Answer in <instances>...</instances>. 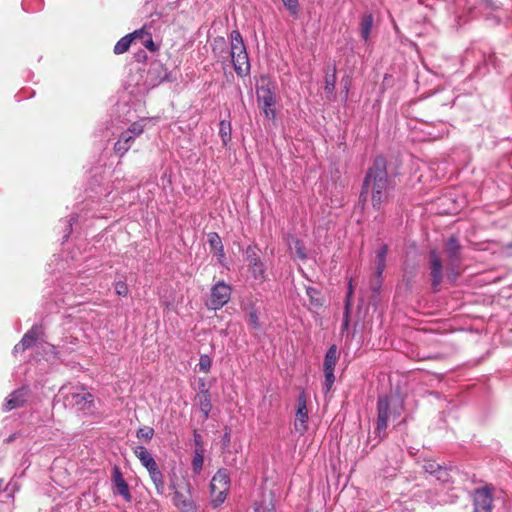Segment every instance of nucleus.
<instances>
[{
  "label": "nucleus",
  "mask_w": 512,
  "mask_h": 512,
  "mask_svg": "<svg viewBox=\"0 0 512 512\" xmlns=\"http://www.w3.org/2000/svg\"><path fill=\"white\" fill-rule=\"evenodd\" d=\"M48 347L50 348V350H51L53 353H55V352H54V350H55V347H54V346L48 345Z\"/></svg>",
  "instance_id": "obj_52"
},
{
  "label": "nucleus",
  "mask_w": 512,
  "mask_h": 512,
  "mask_svg": "<svg viewBox=\"0 0 512 512\" xmlns=\"http://www.w3.org/2000/svg\"><path fill=\"white\" fill-rule=\"evenodd\" d=\"M434 476L436 477V479L438 481H441V482H448L449 481V472L447 470V468L445 467H440L439 470L437 471V473L434 474Z\"/></svg>",
  "instance_id": "obj_38"
},
{
  "label": "nucleus",
  "mask_w": 512,
  "mask_h": 512,
  "mask_svg": "<svg viewBox=\"0 0 512 512\" xmlns=\"http://www.w3.org/2000/svg\"><path fill=\"white\" fill-rule=\"evenodd\" d=\"M290 251H295L296 256L301 260L307 259L306 248L301 240L291 237L288 241Z\"/></svg>",
  "instance_id": "obj_25"
},
{
  "label": "nucleus",
  "mask_w": 512,
  "mask_h": 512,
  "mask_svg": "<svg viewBox=\"0 0 512 512\" xmlns=\"http://www.w3.org/2000/svg\"><path fill=\"white\" fill-rule=\"evenodd\" d=\"M249 324L254 328H258V317L255 312L249 314Z\"/></svg>",
  "instance_id": "obj_43"
},
{
  "label": "nucleus",
  "mask_w": 512,
  "mask_h": 512,
  "mask_svg": "<svg viewBox=\"0 0 512 512\" xmlns=\"http://www.w3.org/2000/svg\"><path fill=\"white\" fill-rule=\"evenodd\" d=\"M204 463V456L201 450H196L192 460V470L195 474H199Z\"/></svg>",
  "instance_id": "obj_29"
},
{
  "label": "nucleus",
  "mask_w": 512,
  "mask_h": 512,
  "mask_svg": "<svg viewBox=\"0 0 512 512\" xmlns=\"http://www.w3.org/2000/svg\"><path fill=\"white\" fill-rule=\"evenodd\" d=\"M232 128L228 121L222 120L219 124V135L224 146L231 141Z\"/></svg>",
  "instance_id": "obj_26"
},
{
  "label": "nucleus",
  "mask_w": 512,
  "mask_h": 512,
  "mask_svg": "<svg viewBox=\"0 0 512 512\" xmlns=\"http://www.w3.org/2000/svg\"><path fill=\"white\" fill-rule=\"evenodd\" d=\"M134 139L129 136L125 131L121 133L118 141L114 145V151L122 157L131 147Z\"/></svg>",
  "instance_id": "obj_21"
},
{
  "label": "nucleus",
  "mask_w": 512,
  "mask_h": 512,
  "mask_svg": "<svg viewBox=\"0 0 512 512\" xmlns=\"http://www.w3.org/2000/svg\"><path fill=\"white\" fill-rule=\"evenodd\" d=\"M474 511L492 512V493L488 487L479 488L474 492Z\"/></svg>",
  "instance_id": "obj_11"
},
{
  "label": "nucleus",
  "mask_w": 512,
  "mask_h": 512,
  "mask_svg": "<svg viewBox=\"0 0 512 512\" xmlns=\"http://www.w3.org/2000/svg\"><path fill=\"white\" fill-rule=\"evenodd\" d=\"M115 291L119 296H126L128 293V287L125 282L118 281L115 284Z\"/></svg>",
  "instance_id": "obj_41"
},
{
  "label": "nucleus",
  "mask_w": 512,
  "mask_h": 512,
  "mask_svg": "<svg viewBox=\"0 0 512 512\" xmlns=\"http://www.w3.org/2000/svg\"><path fill=\"white\" fill-rule=\"evenodd\" d=\"M112 482H113V486L118 484V483H122V482H125L124 478H123V475L121 473V470L119 467L115 466L113 468V473H112Z\"/></svg>",
  "instance_id": "obj_39"
},
{
  "label": "nucleus",
  "mask_w": 512,
  "mask_h": 512,
  "mask_svg": "<svg viewBox=\"0 0 512 512\" xmlns=\"http://www.w3.org/2000/svg\"><path fill=\"white\" fill-rule=\"evenodd\" d=\"M150 476L151 481L153 482L156 492L159 495H163L165 493V482L164 475L159 469L158 465L147 470Z\"/></svg>",
  "instance_id": "obj_18"
},
{
  "label": "nucleus",
  "mask_w": 512,
  "mask_h": 512,
  "mask_svg": "<svg viewBox=\"0 0 512 512\" xmlns=\"http://www.w3.org/2000/svg\"><path fill=\"white\" fill-rule=\"evenodd\" d=\"M60 392L64 395L65 405L75 407L78 411L90 412L93 408V395L82 386H63Z\"/></svg>",
  "instance_id": "obj_4"
},
{
  "label": "nucleus",
  "mask_w": 512,
  "mask_h": 512,
  "mask_svg": "<svg viewBox=\"0 0 512 512\" xmlns=\"http://www.w3.org/2000/svg\"><path fill=\"white\" fill-rule=\"evenodd\" d=\"M440 467H441V465H439L438 463H436L434 461H427L423 465V469L425 470V472H427L431 475H434L435 473H437V471L439 470Z\"/></svg>",
  "instance_id": "obj_37"
},
{
  "label": "nucleus",
  "mask_w": 512,
  "mask_h": 512,
  "mask_svg": "<svg viewBox=\"0 0 512 512\" xmlns=\"http://www.w3.org/2000/svg\"><path fill=\"white\" fill-rule=\"evenodd\" d=\"M143 34H145V30L140 29L122 37L114 46V53L118 55L125 53L129 49L132 41L138 39V36H142Z\"/></svg>",
  "instance_id": "obj_16"
},
{
  "label": "nucleus",
  "mask_w": 512,
  "mask_h": 512,
  "mask_svg": "<svg viewBox=\"0 0 512 512\" xmlns=\"http://www.w3.org/2000/svg\"><path fill=\"white\" fill-rule=\"evenodd\" d=\"M276 85L265 75H262L256 84V97L259 108L266 118L274 120L276 117Z\"/></svg>",
  "instance_id": "obj_3"
},
{
  "label": "nucleus",
  "mask_w": 512,
  "mask_h": 512,
  "mask_svg": "<svg viewBox=\"0 0 512 512\" xmlns=\"http://www.w3.org/2000/svg\"><path fill=\"white\" fill-rule=\"evenodd\" d=\"M338 360L337 347L332 345L326 352L324 358V371H334Z\"/></svg>",
  "instance_id": "obj_23"
},
{
  "label": "nucleus",
  "mask_w": 512,
  "mask_h": 512,
  "mask_svg": "<svg viewBox=\"0 0 512 512\" xmlns=\"http://www.w3.org/2000/svg\"><path fill=\"white\" fill-rule=\"evenodd\" d=\"M194 439H195V443L197 445H200V443H201V436L199 434H197V433H194Z\"/></svg>",
  "instance_id": "obj_46"
},
{
  "label": "nucleus",
  "mask_w": 512,
  "mask_h": 512,
  "mask_svg": "<svg viewBox=\"0 0 512 512\" xmlns=\"http://www.w3.org/2000/svg\"><path fill=\"white\" fill-rule=\"evenodd\" d=\"M381 286V281L379 280L375 286H373V290L375 292H378Z\"/></svg>",
  "instance_id": "obj_48"
},
{
  "label": "nucleus",
  "mask_w": 512,
  "mask_h": 512,
  "mask_svg": "<svg viewBox=\"0 0 512 512\" xmlns=\"http://www.w3.org/2000/svg\"><path fill=\"white\" fill-rule=\"evenodd\" d=\"M335 84H336V73H335V69H334L332 74L326 76L325 91L328 93H332L335 89Z\"/></svg>",
  "instance_id": "obj_33"
},
{
  "label": "nucleus",
  "mask_w": 512,
  "mask_h": 512,
  "mask_svg": "<svg viewBox=\"0 0 512 512\" xmlns=\"http://www.w3.org/2000/svg\"><path fill=\"white\" fill-rule=\"evenodd\" d=\"M42 335V329L40 326H33L28 332L24 334L21 339V347L28 349L32 347L38 338Z\"/></svg>",
  "instance_id": "obj_19"
},
{
  "label": "nucleus",
  "mask_w": 512,
  "mask_h": 512,
  "mask_svg": "<svg viewBox=\"0 0 512 512\" xmlns=\"http://www.w3.org/2000/svg\"><path fill=\"white\" fill-rule=\"evenodd\" d=\"M244 255L252 277L263 282L266 279V265L260 257V249L256 245H249Z\"/></svg>",
  "instance_id": "obj_8"
},
{
  "label": "nucleus",
  "mask_w": 512,
  "mask_h": 512,
  "mask_svg": "<svg viewBox=\"0 0 512 512\" xmlns=\"http://www.w3.org/2000/svg\"><path fill=\"white\" fill-rule=\"evenodd\" d=\"M306 293L313 307L318 308L322 306L323 300L321 297V293L316 288L307 287Z\"/></svg>",
  "instance_id": "obj_27"
},
{
  "label": "nucleus",
  "mask_w": 512,
  "mask_h": 512,
  "mask_svg": "<svg viewBox=\"0 0 512 512\" xmlns=\"http://www.w3.org/2000/svg\"><path fill=\"white\" fill-rule=\"evenodd\" d=\"M136 435L139 439H144L146 441H149L152 439V437L154 435V430L151 427L140 428L137 430Z\"/></svg>",
  "instance_id": "obj_32"
},
{
  "label": "nucleus",
  "mask_w": 512,
  "mask_h": 512,
  "mask_svg": "<svg viewBox=\"0 0 512 512\" xmlns=\"http://www.w3.org/2000/svg\"><path fill=\"white\" fill-rule=\"evenodd\" d=\"M254 512H274V511H273V509H269V508L256 507L254 509Z\"/></svg>",
  "instance_id": "obj_45"
},
{
  "label": "nucleus",
  "mask_w": 512,
  "mask_h": 512,
  "mask_svg": "<svg viewBox=\"0 0 512 512\" xmlns=\"http://www.w3.org/2000/svg\"><path fill=\"white\" fill-rule=\"evenodd\" d=\"M377 431L380 434L381 432H385L389 420L392 418L393 420L400 417L402 413V405L398 401H392L388 397H379L377 403Z\"/></svg>",
  "instance_id": "obj_5"
},
{
  "label": "nucleus",
  "mask_w": 512,
  "mask_h": 512,
  "mask_svg": "<svg viewBox=\"0 0 512 512\" xmlns=\"http://www.w3.org/2000/svg\"><path fill=\"white\" fill-rule=\"evenodd\" d=\"M199 370L207 373L210 370L211 367V359L208 355H201L199 359Z\"/></svg>",
  "instance_id": "obj_35"
},
{
  "label": "nucleus",
  "mask_w": 512,
  "mask_h": 512,
  "mask_svg": "<svg viewBox=\"0 0 512 512\" xmlns=\"http://www.w3.org/2000/svg\"><path fill=\"white\" fill-rule=\"evenodd\" d=\"M506 252L507 254H512V243L508 244L507 247H506Z\"/></svg>",
  "instance_id": "obj_49"
},
{
  "label": "nucleus",
  "mask_w": 512,
  "mask_h": 512,
  "mask_svg": "<svg viewBox=\"0 0 512 512\" xmlns=\"http://www.w3.org/2000/svg\"><path fill=\"white\" fill-rule=\"evenodd\" d=\"M200 410L204 414L205 419L208 418L209 413L211 411V402L209 395H205L200 402Z\"/></svg>",
  "instance_id": "obj_34"
},
{
  "label": "nucleus",
  "mask_w": 512,
  "mask_h": 512,
  "mask_svg": "<svg viewBox=\"0 0 512 512\" xmlns=\"http://www.w3.org/2000/svg\"><path fill=\"white\" fill-rule=\"evenodd\" d=\"M169 72L167 68L161 63H154L150 66L147 72L146 81L152 87L159 85L164 81H169Z\"/></svg>",
  "instance_id": "obj_13"
},
{
  "label": "nucleus",
  "mask_w": 512,
  "mask_h": 512,
  "mask_svg": "<svg viewBox=\"0 0 512 512\" xmlns=\"http://www.w3.org/2000/svg\"><path fill=\"white\" fill-rule=\"evenodd\" d=\"M394 187L387 173L385 158L377 157L367 172L361 196L370 193L373 208L382 210L392 200Z\"/></svg>",
  "instance_id": "obj_1"
},
{
  "label": "nucleus",
  "mask_w": 512,
  "mask_h": 512,
  "mask_svg": "<svg viewBox=\"0 0 512 512\" xmlns=\"http://www.w3.org/2000/svg\"><path fill=\"white\" fill-rule=\"evenodd\" d=\"M387 253H388L387 245H382L377 250V252H376V257H375V261H376L375 274H376V277L378 279L381 278V276L383 274V271L385 270Z\"/></svg>",
  "instance_id": "obj_20"
},
{
  "label": "nucleus",
  "mask_w": 512,
  "mask_h": 512,
  "mask_svg": "<svg viewBox=\"0 0 512 512\" xmlns=\"http://www.w3.org/2000/svg\"><path fill=\"white\" fill-rule=\"evenodd\" d=\"M144 131L143 121L134 122L125 132L135 140Z\"/></svg>",
  "instance_id": "obj_30"
},
{
  "label": "nucleus",
  "mask_w": 512,
  "mask_h": 512,
  "mask_svg": "<svg viewBox=\"0 0 512 512\" xmlns=\"http://www.w3.org/2000/svg\"><path fill=\"white\" fill-rule=\"evenodd\" d=\"M230 489V475L227 469H219L210 482V493L214 507L221 505Z\"/></svg>",
  "instance_id": "obj_6"
},
{
  "label": "nucleus",
  "mask_w": 512,
  "mask_h": 512,
  "mask_svg": "<svg viewBox=\"0 0 512 512\" xmlns=\"http://www.w3.org/2000/svg\"><path fill=\"white\" fill-rule=\"evenodd\" d=\"M208 242L211 246L212 250L214 251V254L219 258L222 259L225 256L224 248L222 245L221 238L217 233H210L208 235Z\"/></svg>",
  "instance_id": "obj_24"
},
{
  "label": "nucleus",
  "mask_w": 512,
  "mask_h": 512,
  "mask_svg": "<svg viewBox=\"0 0 512 512\" xmlns=\"http://www.w3.org/2000/svg\"><path fill=\"white\" fill-rule=\"evenodd\" d=\"M213 51L223 61L231 60L236 74L240 77L247 76L250 72L248 53L242 36L238 30L230 33V48L227 47L223 37L214 39Z\"/></svg>",
  "instance_id": "obj_2"
},
{
  "label": "nucleus",
  "mask_w": 512,
  "mask_h": 512,
  "mask_svg": "<svg viewBox=\"0 0 512 512\" xmlns=\"http://www.w3.org/2000/svg\"><path fill=\"white\" fill-rule=\"evenodd\" d=\"M308 411L306 406V396L301 393L297 398V411L295 417V429L301 433L307 430Z\"/></svg>",
  "instance_id": "obj_12"
},
{
  "label": "nucleus",
  "mask_w": 512,
  "mask_h": 512,
  "mask_svg": "<svg viewBox=\"0 0 512 512\" xmlns=\"http://www.w3.org/2000/svg\"><path fill=\"white\" fill-rule=\"evenodd\" d=\"M352 295V287L350 286L349 287V291H348V294H347V304L346 306L348 307L349 306V302H350V297Z\"/></svg>",
  "instance_id": "obj_47"
},
{
  "label": "nucleus",
  "mask_w": 512,
  "mask_h": 512,
  "mask_svg": "<svg viewBox=\"0 0 512 512\" xmlns=\"http://www.w3.org/2000/svg\"><path fill=\"white\" fill-rule=\"evenodd\" d=\"M232 288L225 281L216 282L210 289V296L206 306L211 310H219L226 305L231 298Z\"/></svg>",
  "instance_id": "obj_9"
},
{
  "label": "nucleus",
  "mask_w": 512,
  "mask_h": 512,
  "mask_svg": "<svg viewBox=\"0 0 512 512\" xmlns=\"http://www.w3.org/2000/svg\"><path fill=\"white\" fill-rule=\"evenodd\" d=\"M282 2L292 15H297L299 8L298 0H282Z\"/></svg>",
  "instance_id": "obj_36"
},
{
  "label": "nucleus",
  "mask_w": 512,
  "mask_h": 512,
  "mask_svg": "<svg viewBox=\"0 0 512 512\" xmlns=\"http://www.w3.org/2000/svg\"><path fill=\"white\" fill-rule=\"evenodd\" d=\"M134 454L138 458L140 463L147 470H149V469L155 467L156 465H158L157 462L155 461V459L150 454V452L144 446H136L134 448Z\"/></svg>",
  "instance_id": "obj_17"
},
{
  "label": "nucleus",
  "mask_w": 512,
  "mask_h": 512,
  "mask_svg": "<svg viewBox=\"0 0 512 512\" xmlns=\"http://www.w3.org/2000/svg\"><path fill=\"white\" fill-rule=\"evenodd\" d=\"M442 262L439 258L436 251L430 252V275L432 278V287L433 289L437 290L440 286L442 279H443V273H442Z\"/></svg>",
  "instance_id": "obj_14"
},
{
  "label": "nucleus",
  "mask_w": 512,
  "mask_h": 512,
  "mask_svg": "<svg viewBox=\"0 0 512 512\" xmlns=\"http://www.w3.org/2000/svg\"><path fill=\"white\" fill-rule=\"evenodd\" d=\"M170 487L174 490L173 493V504L181 511V512H196V505L190 494V484L186 483V493H182L178 490L174 481H171Z\"/></svg>",
  "instance_id": "obj_10"
},
{
  "label": "nucleus",
  "mask_w": 512,
  "mask_h": 512,
  "mask_svg": "<svg viewBox=\"0 0 512 512\" xmlns=\"http://www.w3.org/2000/svg\"><path fill=\"white\" fill-rule=\"evenodd\" d=\"M229 438H230V434L229 433H225L224 440L225 441H229Z\"/></svg>",
  "instance_id": "obj_50"
},
{
  "label": "nucleus",
  "mask_w": 512,
  "mask_h": 512,
  "mask_svg": "<svg viewBox=\"0 0 512 512\" xmlns=\"http://www.w3.org/2000/svg\"><path fill=\"white\" fill-rule=\"evenodd\" d=\"M138 39L142 41L146 48H148L149 50H153L154 44L152 41V37L148 32L145 31V34H143L142 36H138Z\"/></svg>",
  "instance_id": "obj_40"
},
{
  "label": "nucleus",
  "mask_w": 512,
  "mask_h": 512,
  "mask_svg": "<svg viewBox=\"0 0 512 512\" xmlns=\"http://www.w3.org/2000/svg\"><path fill=\"white\" fill-rule=\"evenodd\" d=\"M29 390L26 387H22L13 391L7 398L4 404V410L10 411L16 409L18 407L23 406L27 397Z\"/></svg>",
  "instance_id": "obj_15"
},
{
  "label": "nucleus",
  "mask_w": 512,
  "mask_h": 512,
  "mask_svg": "<svg viewBox=\"0 0 512 512\" xmlns=\"http://www.w3.org/2000/svg\"><path fill=\"white\" fill-rule=\"evenodd\" d=\"M25 350H26V349H25L24 347H21V342H19L18 344H16V345L14 346L13 352H14L15 354H17V353H19V352H23V351H25Z\"/></svg>",
  "instance_id": "obj_44"
},
{
  "label": "nucleus",
  "mask_w": 512,
  "mask_h": 512,
  "mask_svg": "<svg viewBox=\"0 0 512 512\" xmlns=\"http://www.w3.org/2000/svg\"><path fill=\"white\" fill-rule=\"evenodd\" d=\"M460 249V244L453 236L445 243V252L448 261L447 278L451 281H455L457 276L460 274L459 266L462 261Z\"/></svg>",
  "instance_id": "obj_7"
},
{
  "label": "nucleus",
  "mask_w": 512,
  "mask_h": 512,
  "mask_svg": "<svg viewBox=\"0 0 512 512\" xmlns=\"http://www.w3.org/2000/svg\"><path fill=\"white\" fill-rule=\"evenodd\" d=\"M10 486H11V484H8V485L6 486V489H5V490H6V491H9V492H13V489H11V488H10Z\"/></svg>",
  "instance_id": "obj_51"
},
{
  "label": "nucleus",
  "mask_w": 512,
  "mask_h": 512,
  "mask_svg": "<svg viewBox=\"0 0 512 512\" xmlns=\"http://www.w3.org/2000/svg\"><path fill=\"white\" fill-rule=\"evenodd\" d=\"M374 23V17L371 13H366L362 16L360 23L361 37L365 42L370 39L371 30Z\"/></svg>",
  "instance_id": "obj_22"
},
{
  "label": "nucleus",
  "mask_w": 512,
  "mask_h": 512,
  "mask_svg": "<svg viewBox=\"0 0 512 512\" xmlns=\"http://www.w3.org/2000/svg\"><path fill=\"white\" fill-rule=\"evenodd\" d=\"M114 493L123 497L127 502L131 501V494L127 482H122L114 485Z\"/></svg>",
  "instance_id": "obj_28"
},
{
  "label": "nucleus",
  "mask_w": 512,
  "mask_h": 512,
  "mask_svg": "<svg viewBox=\"0 0 512 512\" xmlns=\"http://www.w3.org/2000/svg\"><path fill=\"white\" fill-rule=\"evenodd\" d=\"M324 377L323 390L325 393H328L335 382L334 371H324Z\"/></svg>",
  "instance_id": "obj_31"
},
{
  "label": "nucleus",
  "mask_w": 512,
  "mask_h": 512,
  "mask_svg": "<svg viewBox=\"0 0 512 512\" xmlns=\"http://www.w3.org/2000/svg\"><path fill=\"white\" fill-rule=\"evenodd\" d=\"M76 221V216H72L67 223L64 238H68L72 231V223Z\"/></svg>",
  "instance_id": "obj_42"
}]
</instances>
